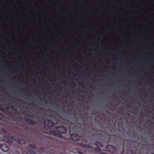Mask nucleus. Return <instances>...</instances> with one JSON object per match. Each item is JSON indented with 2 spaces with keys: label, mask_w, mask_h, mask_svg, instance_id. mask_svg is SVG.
<instances>
[{
  "label": "nucleus",
  "mask_w": 154,
  "mask_h": 154,
  "mask_svg": "<svg viewBox=\"0 0 154 154\" xmlns=\"http://www.w3.org/2000/svg\"><path fill=\"white\" fill-rule=\"evenodd\" d=\"M95 145L97 146L98 147L94 148V150L98 152L103 151H107L108 152L113 153L116 152L117 150L114 146L111 145H108L106 148H104L103 146L99 142H97Z\"/></svg>",
  "instance_id": "obj_1"
},
{
  "label": "nucleus",
  "mask_w": 154,
  "mask_h": 154,
  "mask_svg": "<svg viewBox=\"0 0 154 154\" xmlns=\"http://www.w3.org/2000/svg\"><path fill=\"white\" fill-rule=\"evenodd\" d=\"M56 131L59 133H57L54 131H50L49 133L53 136L57 137L60 138H62L63 136L60 134H64L66 132V129L63 126L58 127L56 128Z\"/></svg>",
  "instance_id": "obj_2"
},
{
  "label": "nucleus",
  "mask_w": 154,
  "mask_h": 154,
  "mask_svg": "<svg viewBox=\"0 0 154 154\" xmlns=\"http://www.w3.org/2000/svg\"><path fill=\"white\" fill-rule=\"evenodd\" d=\"M31 148L36 149V146L34 144H30L27 147V150H23V149H21V154H35V152Z\"/></svg>",
  "instance_id": "obj_3"
},
{
  "label": "nucleus",
  "mask_w": 154,
  "mask_h": 154,
  "mask_svg": "<svg viewBox=\"0 0 154 154\" xmlns=\"http://www.w3.org/2000/svg\"><path fill=\"white\" fill-rule=\"evenodd\" d=\"M123 144L121 145V147L120 148L119 151L121 154H135V152L131 150L130 149L125 150L124 149V140H122Z\"/></svg>",
  "instance_id": "obj_4"
},
{
  "label": "nucleus",
  "mask_w": 154,
  "mask_h": 154,
  "mask_svg": "<svg viewBox=\"0 0 154 154\" xmlns=\"http://www.w3.org/2000/svg\"><path fill=\"white\" fill-rule=\"evenodd\" d=\"M36 150L39 154H54L53 151H48L45 152V151L42 148H38Z\"/></svg>",
  "instance_id": "obj_5"
},
{
  "label": "nucleus",
  "mask_w": 154,
  "mask_h": 154,
  "mask_svg": "<svg viewBox=\"0 0 154 154\" xmlns=\"http://www.w3.org/2000/svg\"><path fill=\"white\" fill-rule=\"evenodd\" d=\"M45 125L47 126L48 128H51L54 125V122L51 121L46 119L44 122Z\"/></svg>",
  "instance_id": "obj_6"
},
{
  "label": "nucleus",
  "mask_w": 154,
  "mask_h": 154,
  "mask_svg": "<svg viewBox=\"0 0 154 154\" xmlns=\"http://www.w3.org/2000/svg\"><path fill=\"white\" fill-rule=\"evenodd\" d=\"M12 137H10L9 136H7L6 137H4V141L7 143L8 144H11L12 143V140L13 139Z\"/></svg>",
  "instance_id": "obj_7"
},
{
  "label": "nucleus",
  "mask_w": 154,
  "mask_h": 154,
  "mask_svg": "<svg viewBox=\"0 0 154 154\" xmlns=\"http://www.w3.org/2000/svg\"><path fill=\"white\" fill-rule=\"evenodd\" d=\"M70 137L71 139L74 141H78L79 140L80 138V136L79 135L76 134H70Z\"/></svg>",
  "instance_id": "obj_8"
},
{
  "label": "nucleus",
  "mask_w": 154,
  "mask_h": 154,
  "mask_svg": "<svg viewBox=\"0 0 154 154\" xmlns=\"http://www.w3.org/2000/svg\"><path fill=\"white\" fill-rule=\"evenodd\" d=\"M7 109H9L11 111V113L12 114H15L17 112L16 108L13 106L11 105L7 107Z\"/></svg>",
  "instance_id": "obj_9"
},
{
  "label": "nucleus",
  "mask_w": 154,
  "mask_h": 154,
  "mask_svg": "<svg viewBox=\"0 0 154 154\" xmlns=\"http://www.w3.org/2000/svg\"><path fill=\"white\" fill-rule=\"evenodd\" d=\"M0 148L4 152H7L9 150L8 147L5 144H2L0 145Z\"/></svg>",
  "instance_id": "obj_10"
},
{
  "label": "nucleus",
  "mask_w": 154,
  "mask_h": 154,
  "mask_svg": "<svg viewBox=\"0 0 154 154\" xmlns=\"http://www.w3.org/2000/svg\"><path fill=\"white\" fill-rule=\"evenodd\" d=\"M78 145L82 147L87 148L89 149H90L92 148V147L90 145L85 144L82 143H79Z\"/></svg>",
  "instance_id": "obj_11"
},
{
  "label": "nucleus",
  "mask_w": 154,
  "mask_h": 154,
  "mask_svg": "<svg viewBox=\"0 0 154 154\" xmlns=\"http://www.w3.org/2000/svg\"><path fill=\"white\" fill-rule=\"evenodd\" d=\"M26 122L28 124H29L32 125H34L35 124V122L29 119H26Z\"/></svg>",
  "instance_id": "obj_12"
},
{
  "label": "nucleus",
  "mask_w": 154,
  "mask_h": 154,
  "mask_svg": "<svg viewBox=\"0 0 154 154\" xmlns=\"http://www.w3.org/2000/svg\"><path fill=\"white\" fill-rule=\"evenodd\" d=\"M19 144L22 145L25 144V141L23 139H18L17 140Z\"/></svg>",
  "instance_id": "obj_13"
},
{
  "label": "nucleus",
  "mask_w": 154,
  "mask_h": 154,
  "mask_svg": "<svg viewBox=\"0 0 154 154\" xmlns=\"http://www.w3.org/2000/svg\"><path fill=\"white\" fill-rule=\"evenodd\" d=\"M14 154H21V153H20L19 152L16 151L15 152Z\"/></svg>",
  "instance_id": "obj_14"
},
{
  "label": "nucleus",
  "mask_w": 154,
  "mask_h": 154,
  "mask_svg": "<svg viewBox=\"0 0 154 154\" xmlns=\"http://www.w3.org/2000/svg\"><path fill=\"white\" fill-rule=\"evenodd\" d=\"M78 153L79 154H83L81 152H80V151L78 152Z\"/></svg>",
  "instance_id": "obj_15"
},
{
  "label": "nucleus",
  "mask_w": 154,
  "mask_h": 154,
  "mask_svg": "<svg viewBox=\"0 0 154 154\" xmlns=\"http://www.w3.org/2000/svg\"><path fill=\"white\" fill-rule=\"evenodd\" d=\"M2 109H3L0 106V109L2 110Z\"/></svg>",
  "instance_id": "obj_16"
},
{
  "label": "nucleus",
  "mask_w": 154,
  "mask_h": 154,
  "mask_svg": "<svg viewBox=\"0 0 154 154\" xmlns=\"http://www.w3.org/2000/svg\"><path fill=\"white\" fill-rule=\"evenodd\" d=\"M18 100V102H20L21 101V100Z\"/></svg>",
  "instance_id": "obj_17"
},
{
  "label": "nucleus",
  "mask_w": 154,
  "mask_h": 154,
  "mask_svg": "<svg viewBox=\"0 0 154 154\" xmlns=\"http://www.w3.org/2000/svg\"><path fill=\"white\" fill-rule=\"evenodd\" d=\"M60 154H66L64 153H60Z\"/></svg>",
  "instance_id": "obj_18"
},
{
  "label": "nucleus",
  "mask_w": 154,
  "mask_h": 154,
  "mask_svg": "<svg viewBox=\"0 0 154 154\" xmlns=\"http://www.w3.org/2000/svg\"><path fill=\"white\" fill-rule=\"evenodd\" d=\"M45 103H46V104H47V102H45Z\"/></svg>",
  "instance_id": "obj_19"
},
{
  "label": "nucleus",
  "mask_w": 154,
  "mask_h": 154,
  "mask_svg": "<svg viewBox=\"0 0 154 154\" xmlns=\"http://www.w3.org/2000/svg\"><path fill=\"white\" fill-rule=\"evenodd\" d=\"M41 109H44V108H41Z\"/></svg>",
  "instance_id": "obj_20"
},
{
  "label": "nucleus",
  "mask_w": 154,
  "mask_h": 154,
  "mask_svg": "<svg viewBox=\"0 0 154 154\" xmlns=\"http://www.w3.org/2000/svg\"><path fill=\"white\" fill-rule=\"evenodd\" d=\"M23 102V103H26L25 102Z\"/></svg>",
  "instance_id": "obj_21"
},
{
  "label": "nucleus",
  "mask_w": 154,
  "mask_h": 154,
  "mask_svg": "<svg viewBox=\"0 0 154 154\" xmlns=\"http://www.w3.org/2000/svg\"><path fill=\"white\" fill-rule=\"evenodd\" d=\"M0 116H2V115L1 114H0Z\"/></svg>",
  "instance_id": "obj_22"
},
{
  "label": "nucleus",
  "mask_w": 154,
  "mask_h": 154,
  "mask_svg": "<svg viewBox=\"0 0 154 154\" xmlns=\"http://www.w3.org/2000/svg\"><path fill=\"white\" fill-rule=\"evenodd\" d=\"M151 154H154V153H152Z\"/></svg>",
  "instance_id": "obj_23"
},
{
  "label": "nucleus",
  "mask_w": 154,
  "mask_h": 154,
  "mask_svg": "<svg viewBox=\"0 0 154 154\" xmlns=\"http://www.w3.org/2000/svg\"><path fill=\"white\" fill-rule=\"evenodd\" d=\"M40 100H41V99L40 98Z\"/></svg>",
  "instance_id": "obj_24"
}]
</instances>
